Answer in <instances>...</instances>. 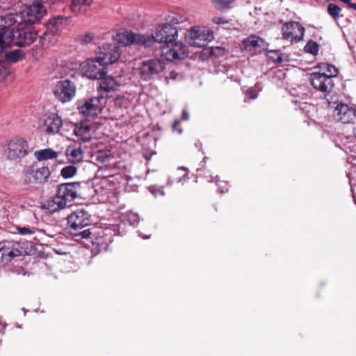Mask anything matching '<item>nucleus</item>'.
<instances>
[{
  "mask_svg": "<svg viewBox=\"0 0 356 356\" xmlns=\"http://www.w3.org/2000/svg\"><path fill=\"white\" fill-rule=\"evenodd\" d=\"M47 14L44 7L40 3L31 6L25 5L19 12L14 9L9 10L0 16L1 31L11 30V26L16 25L15 29L21 23H35L40 21Z\"/></svg>",
  "mask_w": 356,
  "mask_h": 356,
  "instance_id": "1",
  "label": "nucleus"
},
{
  "mask_svg": "<svg viewBox=\"0 0 356 356\" xmlns=\"http://www.w3.org/2000/svg\"><path fill=\"white\" fill-rule=\"evenodd\" d=\"M80 184L78 182L65 183L58 185L56 195L45 202L44 207L49 213L63 209L70 204L78 194Z\"/></svg>",
  "mask_w": 356,
  "mask_h": 356,
  "instance_id": "2",
  "label": "nucleus"
},
{
  "mask_svg": "<svg viewBox=\"0 0 356 356\" xmlns=\"http://www.w3.org/2000/svg\"><path fill=\"white\" fill-rule=\"evenodd\" d=\"M117 55H113L110 59L104 56H96L94 58H88L80 65V71L83 76L91 79H102L106 74L107 67L111 65V61L115 59Z\"/></svg>",
  "mask_w": 356,
  "mask_h": 356,
  "instance_id": "3",
  "label": "nucleus"
},
{
  "mask_svg": "<svg viewBox=\"0 0 356 356\" xmlns=\"http://www.w3.org/2000/svg\"><path fill=\"white\" fill-rule=\"evenodd\" d=\"M33 23H21L17 28L8 31L10 42L18 47L29 45L35 42L37 34L32 31L30 24Z\"/></svg>",
  "mask_w": 356,
  "mask_h": 356,
  "instance_id": "4",
  "label": "nucleus"
},
{
  "mask_svg": "<svg viewBox=\"0 0 356 356\" xmlns=\"http://www.w3.org/2000/svg\"><path fill=\"white\" fill-rule=\"evenodd\" d=\"M151 39L149 44L147 47H151L154 42L160 44H166L170 42H175L178 37L177 29L170 23H164L158 25L154 31L151 35H147Z\"/></svg>",
  "mask_w": 356,
  "mask_h": 356,
  "instance_id": "5",
  "label": "nucleus"
},
{
  "mask_svg": "<svg viewBox=\"0 0 356 356\" xmlns=\"http://www.w3.org/2000/svg\"><path fill=\"white\" fill-rule=\"evenodd\" d=\"M166 63L159 58L149 59L143 62L140 70L144 81L160 79L165 76Z\"/></svg>",
  "mask_w": 356,
  "mask_h": 356,
  "instance_id": "6",
  "label": "nucleus"
},
{
  "mask_svg": "<svg viewBox=\"0 0 356 356\" xmlns=\"http://www.w3.org/2000/svg\"><path fill=\"white\" fill-rule=\"evenodd\" d=\"M49 177V167L38 163L28 165L23 171V179L26 184H42L48 181Z\"/></svg>",
  "mask_w": 356,
  "mask_h": 356,
  "instance_id": "7",
  "label": "nucleus"
},
{
  "mask_svg": "<svg viewBox=\"0 0 356 356\" xmlns=\"http://www.w3.org/2000/svg\"><path fill=\"white\" fill-rule=\"evenodd\" d=\"M113 40L118 47H127L133 44L147 47V44H149L151 42V39L147 35L135 33L129 30L117 33L113 36Z\"/></svg>",
  "mask_w": 356,
  "mask_h": 356,
  "instance_id": "8",
  "label": "nucleus"
},
{
  "mask_svg": "<svg viewBox=\"0 0 356 356\" xmlns=\"http://www.w3.org/2000/svg\"><path fill=\"white\" fill-rule=\"evenodd\" d=\"M106 104L105 99L100 95L79 101L77 108L80 114L85 117L93 116L99 113Z\"/></svg>",
  "mask_w": 356,
  "mask_h": 356,
  "instance_id": "9",
  "label": "nucleus"
},
{
  "mask_svg": "<svg viewBox=\"0 0 356 356\" xmlns=\"http://www.w3.org/2000/svg\"><path fill=\"white\" fill-rule=\"evenodd\" d=\"M161 54L169 61L182 60L188 56V48L182 42L175 40L163 44L161 48Z\"/></svg>",
  "mask_w": 356,
  "mask_h": 356,
  "instance_id": "10",
  "label": "nucleus"
},
{
  "mask_svg": "<svg viewBox=\"0 0 356 356\" xmlns=\"http://www.w3.org/2000/svg\"><path fill=\"white\" fill-rule=\"evenodd\" d=\"M282 37L291 42H298L303 39L305 28L297 22L285 23L282 27Z\"/></svg>",
  "mask_w": 356,
  "mask_h": 356,
  "instance_id": "11",
  "label": "nucleus"
},
{
  "mask_svg": "<svg viewBox=\"0 0 356 356\" xmlns=\"http://www.w3.org/2000/svg\"><path fill=\"white\" fill-rule=\"evenodd\" d=\"M309 80L316 90L325 95L329 93L334 86L332 79L325 73L313 72L310 74Z\"/></svg>",
  "mask_w": 356,
  "mask_h": 356,
  "instance_id": "12",
  "label": "nucleus"
},
{
  "mask_svg": "<svg viewBox=\"0 0 356 356\" xmlns=\"http://www.w3.org/2000/svg\"><path fill=\"white\" fill-rule=\"evenodd\" d=\"M54 92L59 101L67 102L75 96L76 87L70 81H60L56 83Z\"/></svg>",
  "mask_w": 356,
  "mask_h": 356,
  "instance_id": "13",
  "label": "nucleus"
},
{
  "mask_svg": "<svg viewBox=\"0 0 356 356\" xmlns=\"http://www.w3.org/2000/svg\"><path fill=\"white\" fill-rule=\"evenodd\" d=\"M67 221L73 229H81L92 224L90 215L83 209H77L67 218Z\"/></svg>",
  "mask_w": 356,
  "mask_h": 356,
  "instance_id": "14",
  "label": "nucleus"
},
{
  "mask_svg": "<svg viewBox=\"0 0 356 356\" xmlns=\"http://www.w3.org/2000/svg\"><path fill=\"white\" fill-rule=\"evenodd\" d=\"M28 152V143L22 138L12 140L8 144V156L11 159L24 157Z\"/></svg>",
  "mask_w": 356,
  "mask_h": 356,
  "instance_id": "15",
  "label": "nucleus"
},
{
  "mask_svg": "<svg viewBox=\"0 0 356 356\" xmlns=\"http://www.w3.org/2000/svg\"><path fill=\"white\" fill-rule=\"evenodd\" d=\"M334 118L344 124L353 123L356 117V111L343 103L337 104L333 111Z\"/></svg>",
  "mask_w": 356,
  "mask_h": 356,
  "instance_id": "16",
  "label": "nucleus"
},
{
  "mask_svg": "<svg viewBox=\"0 0 356 356\" xmlns=\"http://www.w3.org/2000/svg\"><path fill=\"white\" fill-rule=\"evenodd\" d=\"M113 242V234L110 229H98L93 233L92 243L98 248L99 251H106Z\"/></svg>",
  "mask_w": 356,
  "mask_h": 356,
  "instance_id": "17",
  "label": "nucleus"
},
{
  "mask_svg": "<svg viewBox=\"0 0 356 356\" xmlns=\"http://www.w3.org/2000/svg\"><path fill=\"white\" fill-rule=\"evenodd\" d=\"M99 79V89L102 95L104 92L108 94L118 90L120 87L124 84L121 76H104Z\"/></svg>",
  "mask_w": 356,
  "mask_h": 356,
  "instance_id": "18",
  "label": "nucleus"
},
{
  "mask_svg": "<svg viewBox=\"0 0 356 356\" xmlns=\"http://www.w3.org/2000/svg\"><path fill=\"white\" fill-rule=\"evenodd\" d=\"M63 125L61 118L56 113H51L44 116L42 129L49 134H54L60 131Z\"/></svg>",
  "mask_w": 356,
  "mask_h": 356,
  "instance_id": "19",
  "label": "nucleus"
},
{
  "mask_svg": "<svg viewBox=\"0 0 356 356\" xmlns=\"http://www.w3.org/2000/svg\"><path fill=\"white\" fill-rule=\"evenodd\" d=\"M74 133L82 142H88L92 138L94 129L91 124L87 122H81L75 124Z\"/></svg>",
  "mask_w": 356,
  "mask_h": 356,
  "instance_id": "20",
  "label": "nucleus"
},
{
  "mask_svg": "<svg viewBox=\"0 0 356 356\" xmlns=\"http://www.w3.org/2000/svg\"><path fill=\"white\" fill-rule=\"evenodd\" d=\"M115 54L117 55V58L111 61V65L116 62L120 56L121 52L118 45L115 44H104L96 51V56H104V57L108 59L111 58Z\"/></svg>",
  "mask_w": 356,
  "mask_h": 356,
  "instance_id": "21",
  "label": "nucleus"
},
{
  "mask_svg": "<svg viewBox=\"0 0 356 356\" xmlns=\"http://www.w3.org/2000/svg\"><path fill=\"white\" fill-rule=\"evenodd\" d=\"M67 19L63 16H57L50 19L47 23V29L49 33L53 35L63 30L67 25Z\"/></svg>",
  "mask_w": 356,
  "mask_h": 356,
  "instance_id": "22",
  "label": "nucleus"
},
{
  "mask_svg": "<svg viewBox=\"0 0 356 356\" xmlns=\"http://www.w3.org/2000/svg\"><path fill=\"white\" fill-rule=\"evenodd\" d=\"M264 43V40L259 37L250 35L245 38L243 42V49L254 54L259 51V48Z\"/></svg>",
  "mask_w": 356,
  "mask_h": 356,
  "instance_id": "23",
  "label": "nucleus"
},
{
  "mask_svg": "<svg viewBox=\"0 0 356 356\" xmlns=\"http://www.w3.org/2000/svg\"><path fill=\"white\" fill-rule=\"evenodd\" d=\"M185 41L191 47H200V28L195 26L188 29L185 33Z\"/></svg>",
  "mask_w": 356,
  "mask_h": 356,
  "instance_id": "24",
  "label": "nucleus"
},
{
  "mask_svg": "<svg viewBox=\"0 0 356 356\" xmlns=\"http://www.w3.org/2000/svg\"><path fill=\"white\" fill-rule=\"evenodd\" d=\"M188 179V170L185 167H179L173 172L171 177L169 178L168 184H172L173 182L180 183Z\"/></svg>",
  "mask_w": 356,
  "mask_h": 356,
  "instance_id": "25",
  "label": "nucleus"
},
{
  "mask_svg": "<svg viewBox=\"0 0 356 356\" xmlns=\"http://www.w3.org/2000/svg\"><path fill=\"white\" fill-rule=\"evenodd\" d=\"M226 54V50L223 47H202V59L205 56H213L218 58Z\"/></svg>",
  "mask_w": 356,
  "mask_h": 356,
  "instance_id": "26",
  "label": "nucleus"
},
{
  "mask_svg": "<svg viewBox=\"0 0 356 356\" xmlns=\"http://www.w3.org/2000/svg\"><path fill=\"white\" fill-rule=\"evenodd\" d=\"M58 154V152L52 149H43L34 152L35 157L39 161L56 159Z\"/></svg>",
  "mask_w": 356,
  "mask_h": 356,
  "instance_id": "27",
  "label": "nucleus"
},
{
  "mask_svg": "<svg viewBox=\"0 0 356 356\" xmlns=\"http://www.w3.org/2000/svg\"><path fill=\"white\" fill-rule=\"evenodd\" d=\"M67 154L70 156L72 162L79 163L83 159V152L80 147H69L67 149Z\"/></svg>",
  "mask_w": 356,
  "mask_h": 356,
  "instance_id": "28",
  "label": "nucleus"
},
{
  "mask_svg": "<svg viewBox=\"0 0 356 356\" xmlns=\"http://www.w3.org/2000/svg\"><path fill=\"white\" fill-rule=\"evenodd\" d=\"M24 56V54L21 49H15L13 51H8L5 54V58L10 63H17L22 60Z\"/></svg>",
  "mask_w": 356,
  "mask_h": 356,
  "instance_id": "29",
  "label": "nucleus"
},
{
  "mask_svg": "<svg viewBox=\"0 0 356 356\" xmlns=\"http://www.w3.org/2000/svg\"><path fill=\"white\" fill-rule=\"evenodd\" d=\"M267 56L274 63H282L286 60L284 54L280 50H271L267 53Z\"/></svg>",
  "mask_w": 356,
  "mask_h": 356,
  "instance_id": "30",
  "label": "nucleus"
},
{
  "mask_svg": "<svg viewBox=\"0 0 356 356\" xmlns=\"http://www.w3.org/2000/svg\"><path fill=\"white\" fill-rule=\"evenodd\" d=\"M341 9L336 4L330 3L327 6V13L335 21H337L341 16Z\"/></svg>",
  "mask_w": 356,
  "mask_h": 356,
  "instance_id": "31",
  "label": "nucleus"
},
{
  "mask_svg": "<svg viewBox=\"0 0 356 356\" xmlns=\"http://www.w3.org/2000/svg\"><path fill=\"white\" fill-rule=\"evenodd\" d=\"M76 167L70 165L63 168L60 172V175L63 178L68 179L74 176L76 173Z\"/></svg>",
  "mask_w": 356,
  "mask_h": 356,
  "instance_id": "32",
  "label": "nucleus"
},
{
  "mask_svg": "<svg viewBox=\"0 0 356 356\" xmlns=\"http://www.w3.org/2000/svg\"><path fill=\"white\" fill-rule=\"evenodd\" d=\"M319 46L318 43L313 40H309L304 47V51L306 53H309L314 56L318 54Z\"/></svg>",
  "mask_w": 356,
  "mask_h": 356,
  "instance_id": "33",
  "label": "nucleus"
},
{
  "mask_svg": "<svg viewBox=\"0 0 356 356\" xmlns=\"http://www.w3.org/2000/svg\"><path fill=\"white\" fill-rule=\"evenodd\" d=\"M124 221H127L129 225L136 227L140 221V217L138 213L134 212H128L124 216Z\"/></svg>",
  "mask_w": 356,
  "mask_h": 356,
  "instance_id": "34",
  "label": "nucleus"
},
{
  "mask_svg": "<svg viewBox=\"0 0 356 356\" xmlns=\"http://www.w3.org/2000/svg\"><path fill=\"white\" fill-rule=\"evenodd\" d=\"M10 43L8 35V30L1 31L0 29V54L3 51L5 46Z\"/></svg>",
  "mask_w": 356,
  "mask_h": 356,
  "instance_id": "35",
  "label": "nucleus"
},
{
  "mask_svg": "<svg viewBox=\"0 0 356 356\" xmlns=\"http://www.w3.org/2000/svg\"><path fill=\"white\" fill-rule=\"evenodd\" d=\"M234 1L235 0H212V3L216 8L222 10L229 9L231 8L230 4Z\"/></svg>",
  "mask_w": 356,
  "mask_h": 356,
  "instance_id": "36",
  "label": "nucleus"
},
{
  "mask_svg": "<svg viewBox=\"0 0 356 356\" xmlns=\"http://www.w3.org/2000/svg\"><path fill=\"white\" fill-rule=\"evenodd\" d=\"M96 228L92 227L91 228H88L83 230L79 233L75 234V237L76 240L86 239L90 238L91 236H93V233L95 232Z\"/></svg>",
  "mask_w": 356,
  "mask_h": 356,
  "instance_id": "37",
  "label": "nucleus"
},
{
  "mask_svg": "<svg viewBox=\"0 0 356 356\" xmlns=\"http://www.w3.org/2000/svg\"><path fill=\"white\" fill-rule=\"evenodd\" d=\"M213 38V31L208 26H202V41L211 42Z\"/></svg>",
  "mask_w": 356,
  "mask_h": 356,
  "instance_id": "38",
  "label": "nucleus"
},
{
  "mask_svg": "<svg viewBox=\"0 0 356 356\" xmlns=\"http://www.w3.org/2000/svg\"><path fill=\"white\" fill-rule=\"evenodd\" d=\"M115 104L121 107L127 108L131 104V100L129 97L126 95H119L117 96L115 99Z\"/></svg>",
  "mask_w": 356,
  "mask_h": 356,
  "instance_id": "39",
  "label": "nucleus"
},
{
  "mask_svg": "<svg viewBox=\"0 0 356 356\" xmlns=\"http://www.w3.org/2000/svg\"><path fill=\"white\" fill-rule=\"evenodd\" d=\"M92 0H72L71 10L74 12L79 10L81 5H90Z\"/></svg>",
  "mask_w": 356,
  "mask_h": 356,
  "instance_id": "40",
  "label": "nucleus"
},
{
  "mask_svg": "<svg viewBox=\"0 0 356 356\" xmlns=\"http://www.w3.org/2000/svg\"><path fill=\"white\" fill-rule=\"evenodd\" d=\"M94 35L91 33H86L83 35H80L78 38V40L82 44H86L92 42L93 40Z\"/></svg>",
  "mask_w": 356,
  "mask_h": 356,
  "instance_id": "41",
  "label": "nucleus"
},
{
  "mask_svg": "<svg viewBox=\"0 0 356 356\" xmlns=\"http://www.w3.org/2000/svg\"><path fill=\"white\" fill-rule=\"evenodd\" d=\"M148 188L151 193L154 195V197L165 195V192L163 191V186L158 187L156 186H150Z\"/></svg>",
  "mask_w": 356,
  "mask_h": 356,
  "instance_id": "42",
  "label": "nucleus"
},
{
  "mask_svg": "<svg viewBox=\"0 0 356 356\" xmlns=\"http://www.w3.org/2000/svg\"><path fill=\"white\" fill-rule=\"evenodd\" d=\"M211 21L213 23H214L216 24L222 25V24H229L232 21V19H227V17H223V16H218V17H214L211 19Z\"/></svg>",
  "mask_w": 356,
  "mask_h": 356,
  "instance_id": "43",
  "label": "nucleus"
},
{
  "mask_svg": "<svg viewBox=\"0 0 356 356\" xmlns=\"http://www.w3.org/2000/svg\"><path fill=\"white\" fill-rule=\"evenodd\" d=\"M216 185L218 186V191L220 193H223L228 191V184L224 181L216 180Z\"/></svg>",
  "mask_w": 356,
  "mask_h": 356,
  "instance_id": "44",
  "label": "nucleus"
},
{
  "mask_svg": "<svg viewBox=\"0 0 356 356\" xmlns=\"http://www.w3.org/2000/svg\"><path fill=\"white\" fill-rule=\"evenodd\" d=\"M16 229L21 235L33 234L35 233L34 229L25 227H17Z\"/></svg>",
  "mask_w": 356,
  "mask_h": 356,
  "instance_id": "45",
  "label": "nucleus"
},
{
  "mask_svg": "<svg viewBox=\"0 0 356 356\" xmlns=\"http://www.w3.org/2000/svg\"><path fill=\"white\" fill-rule=\"evenodd\" d=\"M19 251L17 249H13L12 250H9V251L4 250L2 254V256L3 257L8 256L9 260L10 261L13 258L17 257L19 254Z\"/></svg>",
  "mask_w": 356,
  "mask_h": 356,
  "instance_id": "46",
  "label": "nucleus"
},
{
  "mask_svg": "<svg viewBox=\"0 0 356 356\" xmlns=\"http://www.w3.org/2000/svg\"><path fill=\"white\" fill-rule=\"evenodd\" d=\"M326 70L327 72L330 74L328 76H330L332 79L333 76H336L338 74L337 68L332 65L327 64Z\"/></svg>",
  "mask_w": 356,
  "mask_h": 356,
  "instance_id": "47",
  "label": "nucleus"
},
{
  "mask_svg": "<svg viewBox=\"0 0 356 356\" xmlns=\"http://www.w3.org/2000/svg\"><path fill=\"white\" fill-rule=\"evenodd\" d=\"M257 96V94L254 92L253 89H250L248 90V93L246 94V97L244 99V102H247L250 99H255Z\"/></svg>",
  "mask_w": 356,
  "mask_h": 356,
  "instance_id": "48",
  "label": "nucleus"
},
{
  "mask_svg": "<svg viewBox=\"0 0 356 356\" xmlns=\"http://www.w3.org/2000/svg\"><path fill=\"white\" fill-rule=\"evenodd\" d=\"M7 73L6 63L4 61L0 62V76H3Z\"/></svg>",
  "mask_w": 356,
  "mask_h": 356,
  "instance_id": "49",
  "label": "nucleus"
},
{
  "mask_svg": "<svg viewBox=\"0 0 356 356\" xmlns=\"http://www.w3.org/2000/svg\"><path fill=\"white\" fill-rule=\"evenodd\" d=\"M179 120H176L173 124V129L177 131L179 134H181L182 132V129L179 128Z\"/></svg>",
  "mask_w": 356,
  "mask_h": 356,
  "instance_id": "50",
  "label": "nucleus"
},
{
  "mask_svg": "<svg viewBox=\"0 0 356 356\" xmlns=\"http://www.w3.org/2000/svg\"><path fill=\"white\" fill-rule=\"evenodd\" d=\"M188 119H189V113H188V111L185 108L182 111L181 120H188Z\"/></svg>",
  "mask_w": 356,
  "mask_h": 356,
  "instance_id": "51",
  "label": "nucleus"
},
{
  "mask_svg": "<svg viewBox=\"0 0 356 356\" xmlns=\"http://www.w3.org/2000/svg\"><path fill=\"white\" fill-rule=\"evenodd\" d=\"M177 75H178L177 74H175L172 72H170V77L172 79H175L177 78Z\"/></svg>",
  "mask_w": 356,
  "mask_h": 356,
  "instance_id": "52",
  "label": "nucleus"
},
{
  "mask_svg": "<svg viewBox=\"0 0 356 356\" xmlns=\"http://www.w3.org/2000/svg\"><path fill=\"white\" fill-rule=\"evenodd\" d=\"M349 8H353L356 10V3H350Z\"/></svg>",
  "mask_w": 356,
  "mask_h": 356,
  "instance_id": "53",
  "label": "nucleus"
},
{
  "mask_svg": "<svg viewBox=\"0 0 356 356\" xmlns=\"http://www.w3.org/2000/svg\"><path fill=\"white\" fill-rule=\"evenodd\" d=\"M143 238H145V239H147V238H149L150 236H148V235H145V236H143Z\"/></svg>",
  "mask_w": 356,
  "mask_h": 356,
  "instance_id": "54",
  "label": "nucleus"
},
{
  "mask_svg": "<svg viewBox=\"0 0 356 356\" xmlns=\"http://www.w3.org/2000/svg\"><path fill=\"white\" fill-rule=\"evenodd\" d=\"M197 179H198V177L197 176H195V179H194V182L197 183Z\"/></svg>",
  "mask_w": 356,
  "mask_h": 356,
  "instance_id": "55",
  "label": "nucleus"
},
{
  "mask_svg": "<svg viewBox=\"0 0 356 356\" xmlns=\"http://www.w3.org/2000/svg\"><path fill=\"white\" fill-rule=\"evenodd\" d=\"M48 35H49V33H44L42 35V37H43L44 38H45V37H46V36H47Z\"/></svg>",
  "mask_w": 356,
  "mask_h": 356,
  "instance_id": "56",
  "label": "nucleus"
},
{
  "mask_svg": "<svg viewBox=\"0 0 356 356\" xmlns=\"http://www.w3.org/2000/svg\"><path fill=\"white\" fill-rule=\"evenodd\" d=\"M3 246L2 243H0V251L3 250Z\"/></svg>",
  "mask_w": 356,
  "mask_h": 356,
  "instance_id": "57",
  "label": "nucleus"
}]
</instances>
